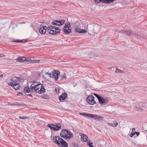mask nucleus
Here are the masks:
<instances>
[{
  "label": "nucleus",
  "mask_w": 147,
  "mask_h": 147,
  "mask_svg": "<svg viewBox=\"0 0 147 147\" xmlns=\"http://www.w3.org/2000/svg\"><path fill=\"white\" fill-rule=\"evenodd\" d=\"M95 1V2L97 3L98 4L100 2H101V1H100V0H93ZM101 1H102V0H101Z\"/></svg>",
  "instance_id": "a19ab883"
},
{
  "label": "nucleus",
  "mask_w": 147,
  "mask_h": 147,
  "mask_svg": "<svg viewBox=\"0 0 147 147\" xmlns=\"http://www.w3.org/2000/svg\"><path fill=\"white\" fill-rule=\"evenodd\" d=\"M58 136H54L53 137V142L55 144H59V142H57V138Z\"/></svg>",
  "instance_id": "6ab92c4d"
},
{
  "label": "nucleus",
  "mask_w": 147,
  "mask_h": 147,
  "mask_svg": "<svg viewBox=\"0 0 147 147\" xmlns=\"http://www.w3.org/2000/svg\"><path fill=\"white\" fill-rule=\"evenodd\" d=\"M75 30L76 32L79 33H86L87 32V31L86 30L81 29L79 28H75Z\"/></svg>",
  "instance_id": "9b49d317"
},
{
  "label": "nucleus",
  "mask_w": 147,
  "mask_h": 147,
  "mask_svg": "<svg viewBox=\"0 0 147 147\" xmlns=\"http://www.w3.org/2000/svg\"><path fill=\"white\" fill-rule=\"evenodd\" d=\"M80 135L81 136V138L82 139H83V141L84 142H86L88 140V137L87 135L83 133H81Z\"/></svg>",
  "instance_id": "2eb2a0df"
},
{
  "label": "nucleus",
  "mask_w": 147,
  "mask_h": 147,
  "mask_svg": "<svg viewBox=\"0 0 147 147\" xmlns=\"http://www.w3.org/2000/svg\"><path fill=\"white\" fill-rule=\"evenodd\" d=\"M72 145L73 146L75 147H78L79 146L78 144L75 143H72Z\"/></svg>",
  "instance_id": "ea45409f"
},
{
  "label": "nucleus",
  "mask_w": 147,
  "mask_h": 147,
  "mask_svg": "<svg viewBox=\"0 0 147 147\" xmlns=\"http://www.w3.org/2000/svg\"><path fill=\"white\" fill-rule=\"evenodd\" d=\"M45 91V89L44 87V86L41 87L40 89L38 90L37 93L40 94H41L44 93Z\"/></svg>",
  "instance_id": "a211bd4d"
},
{
  "label": "nucleus",
  "mask_w": 147,
  "mask_h": 147,
  "mask_svg": "<svg viewBox=\"0 0 147 147\" xmlns=\"http://www.w3.org/2000/svg\"><path fill=\"white\" fill-rule=\"evenodd\" d=\"M3 77V74H1L0 75V77L1 78H2Z\"/></svg>",
  "instance_id": "052dcab7"
},
{
  "label": "nucleus",
  "mask_w": 147,
  "mask_h": 147,
  "mask_svg": "<svg viewBox=\"0 0 147 147\" xmlns=\"http://www.w3.org/2000/svg\"><path fill=\"white\" fill-rule=\"evenodd\" d=\"M135 128H133L132 129V131H135Z\"/></svg>",
  "instance_id": "bf43d9fd"
},
{
  "label": "nucleus",
  "mask_w": 147,
  "mask_h": 147,
  "mask_svg": "<svg viewBox=\"0 0 147 147\" xmlns=\"http://www.w3.org/2000/svg\"><path fill=\"white\" fill-rule=\"evenodd\" d=\"M134 108H135V109H137L138 110H140H140L141 109L140 108H138L136 106Z\"/></svg>",
  "instance_id": "a18cd8bd"
},
{
  "label": "nucleus",
  "mask_w": 147,
  "mask_h": 147,
  "mask_svg": "<svg viewBox=\"0 0 147 147\" xmlns=\"http://www.w3.org/2000/svg\"><path fill=\"white\" fill-rule=\"evenodd\" d=\"M34 59V57H26V62H29L32 63V60H33V59Z\"/></svg>",
  "instance_id": "aec40b11"
},
{
  "label": "nucleus",
  "mask_w": 147,
  "mask_h": 147,
  "mask_svg": "<svg viewBox=\"0 0 147 147\" xmlns=\"http://www.w3.org/2000/svg\"><path fill=\"white\" fill-rule=\"evenodd\" d=\"M60 140L59 142V144H57L60 147H67L68 144L63 139L61 138L60 139Z\"/></svg>",
  "instance_id": "0eeeda50"
},
{
  "label": "nucleus",
  "mask_w": 147,
  "mask_h": 147,
  "mask_svg": "<svg viewBox=\"0 0 147 147\" xmlns=\"http://www.w3.org/2000/svg\"><path fill=\"white\" fill-rule=\"evenodd\" d=\"M34 82L35 84V86H37V85L40 86L41 85V84H39L37 82Z\"/></svg>",
  "instance_id": "58836bf2"
},
{
  "label": "nucleus",
  "mask_w": 147,
  "mask_h": 147,
  "mask_svg": "<svg viewBox=\"0 0 147 147\" xmlns=\"http://www.w3.org/2000/svg\"><path fill=\"white\" fill-rule=\"evenodd\" d=\"M56 20H55L53 21L52 22V24H53V25H57V24H56Z\"/></svg>",
  "instance_id": "79ce46f5"
},
{
  "label": "nucleus",
  "mask_w": 147,
  "mask_h": 147,
  "mask_svg": "<svg viewBox=\"0 0 147 147\" xmlns=\"http://www.w3.org/2000/svg\"><path fill=\"white\" fill-rule=\"evenodd\" d=\"M134 134H136L137 136H138L139 135L140 133L136 131L134 132Z\"/></svg>",
  "instance_id": "c03bdc74"
},
{
  "label": "nucleus",
  "mask_w": 147,
  "mask_h": 147,
  "mask_svg": "<svg viewBox=\"0 0 147 147\" xmlns=\"http://www.w3.org/2000/svg\"><path fill=\"white\" fill-rule=\"evenodd\" d=\"M107 124L110 126H111L112 127H113V123H108Z\"/></svg>",
  "instance_id": "de8ad7c7"
},
{
  "label": "nucleus",
  "mask_w": 147,
  "mask_h": 147,
  "mask_svg": "<svg viewBox=\"0 0 147 147\" xmlns=\"http://www.w3.org/2000/svg\"><path fill=\"white\" fill-rule=\"evenodd\" d=\"M93 115L92 118L95 120L101 121L103 120V117L102 116H98L96 114H93Z\"/></svg>",
  "instance_id": "1a4fd4ad"
},
{
  "label": "nucleus",
  "mask_w": 147,
  "mask_h": 147,
  "mask_svg": "<svg viewBox=\"0 0 147 147\" xmlns=\"http://www.w3.org/2000/svg\"><path fill=\"white\" fill-rule=\"evenodd\" d=\"M13 42H21V41L20 40H16L13 41Z\"/></svg>",
  "instance_id": "603ef678"
},
{
  "label": "nucleus",
  "mask_w": 147,
  "mask_h": 147,
  "mask_svg": "<svg viewBox=\"0 0 147 147\" xmlns=\"http://www.w3.org/2000/svg\"><path fill=\"white\" fill-rule=\"evenodd\" d=\"M119 32H120L122 33L128 35H130L131 34V32L129 31V30L125 29H123L121 30Z\"/></svg>",
  "instance_id": "ddd939ff"
},
{
  "label": "nucleus",
  "mask_w": 147,
  "mask_h": 147,
  "mask_svg": "<svg viewBox=\"0 0 147 147\" xmlns=\"http://www.w3.org/2000/svg\"><path fill=\"white\" fill-rule=\"evenodd\" d=\"M94 95L98 99L101 96L96 93H94Z\"/></svg>",
  "instance_id": "4c0bfd02"
},
{
  "label": "nucleus",
  "mask_w": 147,
  "mask_h": 147,
  "mask_svg": "<svg viewBox=\"0 0 147 147\" xmlns=\"http://www.w3.org/2000/svg\"><path fill=\"white\" fill-rule=\"evenodd\" d=\"M115 0H102L100 1L101 3H113Z\"/></svg>",
  "instance_id": "f3484780"
},
{
  "label": "nucleus",
  "mask_w": 147,
  "mask_h": 147,
  "mask_svg": "<svg viewBox=\"0 0 147 147\" xmlns=\"http://www.w3.org/2000/svg\"><path fill=\"white\" fill-rule=\"evenodd\" d=\"M5 55L3 54H0V57H5Z\"/></svg>",
  "instance_id": "09e8293b"
},
{
  "label": "nucleus",
  "mask_w": 147,
  "mask_h": 147,
  "mask_svg": "<svg viewBox=\"0 0 147 147\" xmlns=\"http://www.w3.org/2000/svg\"><path fill=\"white\" fill-rule=\"evenodd\" d=\"M65 77V75L64 76H62V78L61 79V80H62L64 79Z\"/></svg>",
  "instance_id": "6e6d98bb"
},
{
  "label": "nucleus",
  "mask_w": 147,
  "mask_h": 147,
  "mask_svg": "<svg viewBox=\"0 0 147 147\" xmlns=\"http://www.w3.org/2000/svg\"><path fill=\"white\" fill-rule=\"evenodd\" d=\"M16 78L17 80L19 81V82H20L21 81V80L19 77H16Z\"/></svg>",
  "instance_id": "37998d69"
},
{
  "label": "nucleus",
  "mask_w": 147,
  "mask_h": 147,
  "mask_svg": "<svg viewBox=\"0 0 147 147\" xmlns=\"http://www.w3.org/2000/svg\"><path fill=\"white\" fill-rule=\"evenodd\" d=\"M47 126L49 127L53 131H58L60 129L61 127V125L58 124V125H54L53 124H49L47 125Z\"/></svg>",
  "instance_id": "7ed1b4c3"
},
{
  "label": "nucleus",
  "mask_w": 147,
  "mask_h": 147,
  "mask_svg": "<svg viewBox=\"0 0 147 147\" xmlns=\"http://www.w3.org/2000/svg\"><path fill=\"white\" fill-rule=\"evenodd\" d=\"M55 29L54 31V35L60 33L61 30L59 28L55 27Z\"/></svg>",
  "instance_id": "412c9836"
},
{
  "label": "nucleus",
  "mask_w": 147,
  "mask_h": 147,
  "mask_svg": "<svg viewBox=\"0 0 147 147\" xmlns=\"http://www.w3.org/2000/svg\"><path fill=\"white\" fill-rule=\"evenodd\" d=\"M68 134L69 136H67L66 139H69L73 137V135L71 132H68Z\"/></svg>",
  "instance_id": "c85d7f7f"
},
{
  "label": "nucleus",
  "mask_w": 147,
  "mask_h": 147,
  "mask_svg": "<svg viewBox=\"0 0 147 147\" xmlns=\"http://www.w3.org/2000/svg\"><path fill=\"white\" fill-rule=\"evenodd\" d=\"M47 74L50 77L53 78L55 80H57L58 79L59 75H60V73L58 71L54 70L51 73H49L48 72Z\"/></svg>",
  "instance_id": "f257e3e1"
},
{
  "label": "nucleus",
  "mask_w": 147,
  "mask_h": 147,
  "mask_svg": "<svg viewBox=\"0 0 147 147\" xmlns=\"http://www.w3.org/2000/svg\"><path fill=\"white\" fill-rule=\"evenodd\" d=\"M28 96H30L31 97H32V95L31 94H28L27 95Z\"/></svg>",
  "instance_id": "4d7b16f0"
},
{
  "label": "nucleus",
  "mask_w": 147,
  "mask_h": 147,
  "mask_svg": "<svg viewBox=\"0 0 147 147\" xmlns=\"http://www.w3.org/2000/svg\"><path fill=\"white\" fill-rule=\"evenodd\" d=\"M44 86L43 84H41V85L40 86H38V87H37L38 88V90H39V89L40 88H41V87H43Z\"/></svg>",
  "instance_id": "8fccbe9b"
},
{
  "label": "nucleus",
  "mask_w": 147,
  "mask_h": 147,
  "mask_svg": "<svg viewBox=\"0 0 147 147\" xmlns=\"http://www.w3.org/2000/svg\"><path fill=\"white\" fill-rule=\"evenodd\" d=\"M116 67H112L111 68V69H112V70H113V71H114L115 70V68L116 69Z\"/></svg>",
  "instance_id": "864d4df0"
},
{
  "label": "nucleus",
  "mask_w": 147,
  "mask_h": 147,
  "mask_svg": "<svg viewBox=\"0 0 147 147\" xmlns=\"http://www.w3.org/2000/svg\"><path fill=\"white\" fill-rule=\"evenodd\" d=\"M20 94L22 95V93L21 92L18 93L17 95L18 96H20Z\"/></svg>",
  "instance_id": "5fc2aeb1"
},
{
  "label": "nucleus",
  "mask_w": 147,
  "mask_h": 147,
  "mask_svg": "<svg viewBox=\"0 0 147 147\" xmlns=\"http://www.w3.org/2000/svg\"><path fill=\"white\" fill-rule=\"evenodd\" d=\"M55 90H56V91H57V90L56 89H55Z\"/></svg>",
  "instance_id": "e2e57ef3"
},
{
  "label": "nucleus",
  "mask_w": 147,
  "mask_h": 147,
  "mask_svg": "<svg viewBox=\"0 0 147 147\" xmlns=\"http://www.w3.org/2000/svg\"><path fill=\"white\" fill-rule=\"evenodd\" d=\"M11 82L8 84V85L11 86L13 88L16 90H18L20 89V86L18 82L17 81L13 80V79L11 80Z\"/></svg>",
  "instance_id": "f03ea898"
},
{
  "label": "nucleus",
  "mask_w": 147,
  "mask_h": 147,
  "mask_svg": "<svg viewBox=\"0 0 147 147\" xmlns=\"http://www.w3.org/2000/svg\"><path fill=\"white\" fill-rule=\"evenodd\" d=\"M87 145L89 147H94L93 146V143L92 142H91V141H88L87 143Z\"/></svg>",
  "instance_id": "a878e982"
},
{
  "label": "nucleus",
  "mask_w": 147,
  "mask_h": 147,
  "mask_svg": "<svg viewBox=\"0 0 147 147\" xmlns=\"http://www.w3.org/2000/svg\"><path fill=\"white\" fill-rule=\"evenodd\" d=\"M40 60H32V63H38L40 61Z\"/></svg>",
  "instance_id": "f704fd0d"
},
{
  "label": "nucleus",
  "mask_w": 147,
  "mask_h": 147,
  "mask_svg": "<svg viewBox=\"0 0 147 147\" xmlns=\"http://www.w3.org/2000/svg\"><path fill=\"white\" fill-rule=\"evenodd\" d=\"M115 71L116 73H123L124 72V71L123 70L119 69L118 68H116V69H115Z\"/></svg>",
  "instance_id": "5701e85b"
},
{
  "label": "nucleus",
  "mask_w": 147,
  "mask_h": 147,
  "mask_svg": "<svg viewBox=\"0 0 147 147\" xmlns=\"http://www.w3.org/2000/svg\"><path fill=\"white\" fill-rule=\"evenodd\" d=\"M56 22L57 26H60L65 23V20H56Z\"/></svg>",
  "instance_id": "4468645a"
},
{
  "label": "nucleus",
  "mask_w": 147,
  "mask_h": 147,
  "mask_svg": "<svg viewBox=\"0 0 147 147\" xmlns=\"http://www.w3.org/2000/svg\"><path fill=\"white\" fill-rule=\"evenodd\" d=\"M16 60L17 61H18L22 63L24 61H26V57H18Z\"/></svg>",
  "instance_id": "dca6fc26"
},
{
  "label": "nucleus",
  "mask_w": 147,
  "mask_h": 147,
  "mask_svg": "<svg viewBox=\"0 0 147 147\" xmlns=\"http://www.w3.org/2000/svg\"><path fill=\"white\" fill-rule=\"evenodd\" d=\"M55 26L51 25H50L48 27L47 30L49 33L52 34L54 35V31L55 29Z\"/></svg>",
  "instance_id": "6e6552de"
},
{
  "label": "nucleus",
  "mask_w": 147,
  "mask_h": 147,
  "mask_svg": "<svg viewBox=\"0 0 147 147\" xmlns=\"http://www.w3.org/2000/svg\"><path fill=\"white\" fill-rule=\"evenodd\" d=\"M68 132H69V131L65 129H63L61 131L60 135L62 137L66 139L67 136L68 135Z\"/></svg>",
  "instance_id": "423d86ee"
},
{
  "label": "nucleus",
  "mask_w": 147,
  "mask_h": 147,
  "mask_svg": "<svg viewBox=\"0 0 147 147\" xmlns=\"http://www.w3.org/2000/svg\"><path fill=\"white\" fill-rule=\"evenodd\" d=\"M35 86V84L33 82V83L31 84V86H30V89L31 90H32V91H33V90H33L34 88L36 86Z\"/></svg>",
  "instance_id": "473e14b6"
},
{
  "label": "nucleus",
  "mask_w": 147,
  "mask_h": 147,
  "mask_svg": "<svg viewBox=\"0 0 147 147\" xmlns=\"http://www.w3.org/2000/svg\"><path fill=\"white\" fill-rule=\"evenodd\" d=\"M98 100L100 104L101 105H102L104 103H106L108 102V101L106 99H105L103 97L101 96L98 98Z\"/></svg>",
  "instance_id": "f8f14e48"
},
{
  "label": "nucleus",
  "mask_w": 147,
  "mask_h": 147,
  "mask_svg": "<svg viewBox=\"0 0 147 147\" xmlns=\"http://www.w3.org/2000/svg\"><path fill=\"white\" fill-rule=\"evenodd\" d=\"M35 86V84L33 82V83L31 84V86H30V89L31 90H32V91H33V90H33L34 88L36 86Z\"/></svg>",
  "instance_id": "2f4dec72"
},
{
  "label": "nucleus",
  "mask_w": 147,
  "mask_h": 147,
  "mask_svg": "<svg viewBox=\"0 0 147 147\" xmlns=\"http://www.w3.org/2000/svg\"><path fill=\"white\" fill-rule=\"evenodd\" d=\"M135 35H136V34H135V35H134V36H135ZM133 36H134V35H133Z\"/></svg>",
  "instance_id": "0e129e2a"
},
{
  "label": "nucleus",
  "mask_w": 147,
  "mask_h": 147,
  "mask_svg": "<svg viewBox=\"0 0 147 147\" xmlns=\"http://www.w3.org/2000/svg\"><path fill=\"white\" fill-rule=\"evenodd\" d=\"M40 26L42 28V29L44 30V32L46 33L47 29V26H44L42 24H41Z\"/></svg>",
  "instance_id": "bb28decb"
},
{
  "label": "nucleus",
  "mask_w": 147,
  "mask_h": 147,
  "mask_svg": "<svg viewBox=\"0 0 147 147\" xmlns=\"http://www.w3.org/2000/svg\"><path fill=\"white\" fill-rule=\"evenodd\" d=\"M113 127H116L118 124V122L116 121H113Z\"/></svg>",
  "instance_id": "7c9ffc66"
},
{
  "label": "nucleus",
  "mask_w": 147,
  "mask_h": 147,
  "mask_svg": "<svg viewBox=\"0 0 147 147\" xmlns=\"http://www.w3.org/2000/svg\"><path fill=\"white\" fill-rule=\"evenodd\" d=\"M39 86L38 85H37V86H36L35 87H34L33 88V90L32 91V90H31V91L32 92H36V93H37L38 91V88L37 87H38Z\"/></svg>",
  "instance_id": "b1692460"
},
{
  "label": "nucleus",
  "mask_w": 147,
  "mask_h": 147,
  "mask_svg": "<svg viewBox=\"0 0 147 147\" xmlns=\"http://www.w3.org/2000/svg\"><path fill=\"white\" fill-rule=\"evenodd\" d=\"M19 118L20 119H28L29 118L28 117H22L20 116L19 117Z\"/></svg>",
  "instance_id": "e433bc0d"
},
{
  "label": "nucleus",
  "mask_w": 147,
  "mask_h": 147,
  "mask_svg": "<svg viewBox=\"0 0 147 147\" xmlns=\"http://www.w3.org/2000/svg\"><path fill=\"white\" fill-rule=\"evenodd\" d=\"M134 135V132L133 133H131L130 135V136L131 137H132Z\"/></svg>",
  "instance_id": "3c124183"
},
{
  "label": "nucleus",
  "mask_w": 147,
  "mask_h": 147,
  "mask_svg": "<svg viewBox=\"0 0 147 147\" xmlns=\"http://www.w3.org/2000/svg\"><path fill=\"white\" fill-rule=\"evenodd\" d=\"M85 113H80V114L82 115H84V114Z\"/></svg>",
  "instance_id": "680f3d73"
},
{
  "label": "nucleus",
  "mask_w": 147,
  "mask_h": 147,
  "mask_svg": "<svg viewBox=\"0 0 147 147\" xmlns=\"http://www.w3.org/2000/svg\"><path fill=\"white\" fill-rule=\"evenodd\" d=\"M42 97L45 99H47L48 98L49 96L46 94H43L42 95Z\"/></svg>",
  "instance_id": "c9c22d12"
},
{
  "label": "nucleus",
  "mask_w": 147,
  "mask_h": 147,
  "mask_svg": "<svg viewBox=\"0 0 147 147\" xmlns=\"http://www.w3.org/2000/svg\"><path fill=\"white\" fill-rule=\"evenodd\" d=\"M39 28H40L39 29V33L41 34H44L45 33V32L44 31V30H43L42 29V28L40 27H39Z\"/></svg>",
  "instance_id": "c756f323"
},
{
  "label": "nucleus",
  "mask_w": 147,
  "mask_h": 147,
  "mask_svg": "<svg viewBox=\"0 0 147 147\" xmlns=\"http://www.w3.org/2000/svg\"><path fill=\"white\" fill-rule=\"evenodd\" d=\"M94 97L92 95L88 96L86 98V101L89 104L93 105L96 102L94 100Z\"/></svg>",
  "instance_id": "20e7f679"
},
{
  "label": "nucleus",
  "mask_w": 147,
  "mask_h": 147,
  "mask_svg": "<svg viewBox=\"0 0 147 147\" xmlns=\"http://www.w3.org/2000/svg\"><path fill=\"white\" fill-rule=\"evenodd\" d=\"M135 37H136V38H143V36H144L142 35V34H141V35H138V34L137 35H135Z\"/></svg>",
  "instance_id": "72a5a7b5"
},
{
  "label": "nucleus",
  "mask_w": 147,
  "mask_h": 147,
  "mask_svg": "<svg viewBox=\"0 0 147 147\" xmlns=\"http://www.w3.org/2000/svg\"><path fill=\"white\" fill-rule=\"evenodd\" d=\"M67 96V93H63L61 96H59V98L61 101L62 102V100H63L65 99Z\"/></svg>",
  "instance_id": "9d476101"
},
{
  "label": "nucleus",
  "mask_w": 147,
  "mask_h": 147,
  "mask_svg": "<svg viewBox=\"0 0 147 147\" xmlns=\"http://www.w3.org/2000/svg\"><path fill=\"white\" fill-rule=\"evenodd\" d=\"M31 90L30 88L28 87V86H26L24 88V91L25 93H29L30 92Z\"/></svg>",
  "instance_id": "4be33fe9"
},
{
  "label": "nucleus",
  "mask_w": 147,
  "mask_h": 147,
  "mask_svg": "<svg viewBox=\"0 0 147 147\" xmlns=\"http://www.w3.org/2000/svg\"><path fill=\"white\" fill-rule=\"evenodd\" d=\"M69 26L68 25H65L63 28V30L65 33L67 34L70 33L71 32V29H69L71 27V25L69 23Z\"/></svg>",
  "instance_id": "39448f33"
},
{
  "label": "nucleus",
  "mask_w": 147,
  "mask_h": 147,
  "mask_svg": "<svg viewBox=\"0 0 147 147\" xmlns=\"http://www.w3.org/2000/svg\"><path fill=\"white\" fill-rule=\"evenodd\" d=\"M94 30L95 33H98L99 30V27L98 26H95L94 28Z\"/></svg>",
  "instance_id": "cd10ccee"
},
{
  "label": "nucleus",
  "mask_w": 147,
  "mask_h": 147,
  "mask_svg": "<svg viewBox=\"0 0 147 147\" xmlns=\"http://www.w3.org/2000/svg\"><path fill=\"white\" fill-rule=\"evenodd\" d=\"M61 138L59 136H58V138H57V142H59V141H61L60 140V139H61Z\"/></svg>",
  "instance_id": "49530a36"
},
{
  "label": "nucleus",
  "mask_w": 147,
  "mask_h": 147,
  "mask_svg": "<svg viewBox=\"0 0 147 147\" xmlns=\"http://www.w3.org/2000/svg\"><path fill=\"white\" fill-rule=\"evenodd\" d=\"M21 41V42H25V40H20Z\"/></svg>",
  "instance_id": "13d9d810"
},
{
  "label": "nucleus",
  "mask_w": 147,
  "mask_h": 147,
  "mask_svg": "<svg viewBox=\"0 0 147 147\" xmlns=\"http://www.w3.org/2000/svg\"><path fill=\"white\" fill-rule=\"evenodd\" d=\"M84 115L87 117H88L92 118L93 116V114L87 113H85Z\"/></svg>",
  "instance_id": "393cba45"
}]
</instances>
